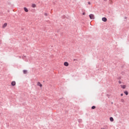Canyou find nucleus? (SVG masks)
Instances as JSON below:
<instances>
[{
	"instance_id": "obj_4",
	"label": "nucleus",
	"mask_w": 129,
	"mask_h": 129,
	"mask_svg": "<svg viewBox=\"0 0 129 129\" xmlns=\"http://www.w3.org/2000/svg\"><path fill=\"white\" fill-rule=\"evenodd\" d=\"M64 66H67V67L69 66V63H68V62L66 61L64 62Z\"/></svg>"
},
{
	"instance_id": "obj_15",
	"label": "nucleus",
	"mask_w": 129,
	"mask_h": 129,
	"mask_svg": "<svg viewBox=\"0 0 129 129\" xmlns=\"http://www.w3.org/2000/svg\"><path fill=\"white\" fill-rule=\"evenodd\" d=\"M118 83H119V84H121V81H118Z\"/></svg>"
},
{
	"instance_id": "obj_14",
	"label": "nucleus",
	"mask_w": 129,
	"mask_h": 129,
	"mask_svg": "<svg viewBox=\"0 0 129 129\" xmlns=\"http://www.w3.org/2000/svg\"><path fill=\"white\" fill-rule=\"evenodd\" d=\"M95 106H93L92 107V109H95Z\"/></svg>"
},
{
	"instance_id": "obj_13",
	"label": "nucleus",
	"mask_w": 129,
	"mask_h": 129,
	"mask_svg": "<svg viewBox=\"0 0 129 129\" xmlns=\"http://www.w3.org/2000/svg\"><path fill=\"white\" fill-rule=\"evenodd\" d=\"M32 8H36V5L35 4L32 5Z\"/></svg>"
},
{
	"instance_id": "obj_18",
	"label": "nucleus",
	"mask_w": 129,
	"mask_h": 129,
	"mask_svg": "<svg viewBox=\"0 0 129 129\" xmlns=\"http://www.w3.org/2000/svg\"><path fill=\"white\" fill-rule=\"evenodd\" d=\"M85 15V12L83 13V15L84 16Z\"/></svg>"
},
{
	"instance_id": "obj_2",
	"label": "nucleus",
	"mask_w": 129,
	"mask_h": 129,
	"mask_svg": "<svg viewBox=\"0 0 129 129\" xmlns=\"http://www.w3.org/2000/svg\"><path fill=\"white\" fill-rule=\"evenodd\" d=\"M102 21H103V22H106L107 21V19H106L105 17H103Z\"/></svg>"
},
{
	"instance_id": "obj_24",
	"label": "nucleus",
	"mask_w": 129,
	"mask_h": 129,
	"mask_svg": "<svg viewBox=\"0 0 129 129\" xmlns=\"http://www.w3.org/2000/svg\"><path fill=\"white\" fill-rule=\"evenodd\" d=\"M19 58H21V56H20Z\"/></svg>"
},
{
	"instance_id": "obj_11",
	"label": "nucleus",
	"mask_w": 129,
	"mask_h": 129,
	"mask_svg": "<svg viewBox=\"0 0 129 129\" xmlns=\"http://www.w3.org/2000/svg\"><path fill=\"white\" fill-rule=\"evenodd\" d=\"M124 93L125 94V95H128V92H127V91H124Z\"/></svg>"
},
{
	"instance_id": "obj_10",
	"label": "nucleus",
	"mask_w": 129,
	"mask_h": 129,
	"mask_svg": "<svg viewBox=\"0 0 129 129\" xmlns=\"http://www.w3.org/2000/svg\"><path fill=\"white\" fill-rule=\"evenodd\" d=\"M23 73L24 74H27V70H23Z\"/></svg>"
},
{
	"instance_id": "obj_20",
	"label": "nucleus",
	"mask_w": 129,
	"mask_h": 129,
	"mask_svg": "<svg viewBox=\"0 0 129 129\" xmlns=\"http://www.w3.org/2000/svg\"><path fill=\"white\" fill-rule=\"evenodd\" d=\"M2 44V40H0V45Z\"/></svg>"
},
{
	"instance_id": "obj_9",
	"label": "nucleus",
	"mask_w": 129,
	"mask_h": 129,
	"mask_svg": "<svg viewBox=\"0 0 129 129\" xmlns=\"http://www.w3.org/2000/svg\"><path fill=\"white\" fill-rule=\"evenodd\" d=\"M110 121H113V120H114L113 118L112 117H110Z\"/></svg>"
},
{
	"instance_id": "obj_16",
	"label": "nucleus",
	"mask_w": 129,
	"mask_h": 129,
	"mask_svg": "<svg viewBox=\"0 0 129 129\" xmlns=\"http://www.w3.org/2000/svg\"><path fill=\"white\" fill-rule=\"evenodd\" d=\"M44 16H48V14L45 13V14H44Z\"/></svg>"
},
{
	"instance_id": "obj_6",
	"label": "nucleus",
	"mask_w": 129,
	"mask_h": 129,
	"mask_svg": "<svg viewBox=\"0 0 129 129\" xmlns=\"http://www.w3.org/2000/svg\"><path fill=\"white\" fill-rule=\"evenodd\" d=\"M121 88H123V89H125V88L126 87V86L125 85H121Z\"/></svg>"
},
{
	"instance_id": "obj_22",
	"label": "nucleus",
	"mask_w": 129,
	"mask_h": 129,
	"mask_svg": "<svg viewBox=\"0 0 129 129\" xmlns=\"http://www.w3.org/2000/svg\"><path fill=\"white\" fill-rule=\"evenodd\" d=\"M75 60H76L75 59H74V61H75Z\"/></svg>"
},
{
	"instance_id": "obj_1",
	"label": "nucleus",
	"mask_w": 129,
	"mask_h": 129,
	"mask_svg": "<svg viewBox=\"0 0 129 129\" xmlns=\"http://www.w3.org/2000/svg\"><path fill=\"white\" fill-rule=\"evenodd\" d=\"M90 18L91 19V20H94V15L93 14H90L89 15Z\"/></svg>"
},
{
	"instance_id": "obj_8",
	"label": "nucleus",
	"mask_w": 129,
	"mask_h": 129,
	"mask_svg": "<svg viewBox=\"0 0 129 129\" xmlns=\"http://www.w3.org/2000/svg\"><path fill=\"white\" fill-rule=\"evenodd\" d=\"M7 26H8V24L5 23L3 27V28H6V27H7Z\"/></svg>"
},
{
	"instance_id": "obj_7",
	"label": "nucleus",
	"mask_w": 129,
	"mask_h": 129,
	"mask_svg": "<svg viewBox=\"0 0 129 129\" xmlns=\"http://www.w3.org/2000/svg\"><path fill=\"white\" fill-rule=\"evenodd\" d=\"M24 11H25V12H26V13H28L29 12V10L26 7L24 8Z\"/></svg>"
},
{
	"instance_id": "obj_23",
	"label": "nucleus",
	"mask_w": 129,
	"mask_h": 129,
	"mask_svg": "<svg viewBox=\"0 0 129 129\" xmlns=\"http://www.w3.org/2000/svg\"><path fill=\"white\" fill-rule=\"evenodd\" d=\"M125 19H126V17H125Z\"/></svg>"
},
{
	"instance_id": "obj_21",
	"label": "nucleus",
	"mask_w": 129,
	"mask_h": 129,
	"mask_svg": "<svg viewBox=\"0 0 129 129\" xmlns=\"http://www.w3.org/2000/svg\"><path fill=\"white\" fill-rule=\"evenodd\" d=\"M121 101H123V99H121Z\"/></svg>"
},
{
	"instance_id": "obj_3",
	"label": "nucleus",
	"mask_w": 129,
	"mask_h": 129,
	"mask_svg": "<svg viewBox=\"0 0 129 129\" xmlns=\"http://www.w3.org/2000/svg\"><path fill=\"white\" fill-rule=\"evenodd\" d=\"M37 86H39V87H42V86H43V85H42V84H41V83H40V82H38L37 83Z\"/></svg>"
},
{
	"instance_id": "obj_12",
	"label": "nucleus",
	"mask_w": 129,
	"mask_h": 129,
	"mask_svg": "<svg viewBox=\"0 0 129 129\" xmlns=\"http://www.w3.org/2000/svg\"><path fill=\"white\" fill-rule=\"evenodd\" d=\"M78 121H79V122H82V119H79L78 120Z\"/></svg>"
},
{
	"instance_id": "obj_5",
	"label": "nucleus",
	"mask_w": 129,
	"mask_h": 129,
	"mask_svg": "<svg viewBox=\"0 0 129 129\" xmlns=\"http://www.w3.org/2000/svg\"><path fill=\"white\" fill-rule=\"evenodd\" d=\"M11 84H12V86H15V85H16V82H15V81L12 82Z\"/></svg>"
},
{
	"instance_id": "obj_19",
	"label": "nucleus",
	"mask_w": 129,
	"mask_h": 129,
	"mask_svg": "<svg viewBox=\"0 0 129 129\" xmlns=\"http://www.w3.org/2000/svg\"><path fill=\"white\" fill-rule=\"evenodd\" d=\"M121 96H123V94H121Z\"/></svg>"
},
{
	"instance_id": "obj_17",
	"label": "nucleus",
	"mask_w": 129,
	"mask_h": 129,
	"mask_svg": "<svg viewBox=\"0 0 129 129\" xmlns=\"http://www.w3.org/2000/svg\"><path fill=\"white\" fill-rule=\"evenodd\" d=\"M88 5H91V3L90 2L88 3Z\"/></svg>"
}]
</instances>
